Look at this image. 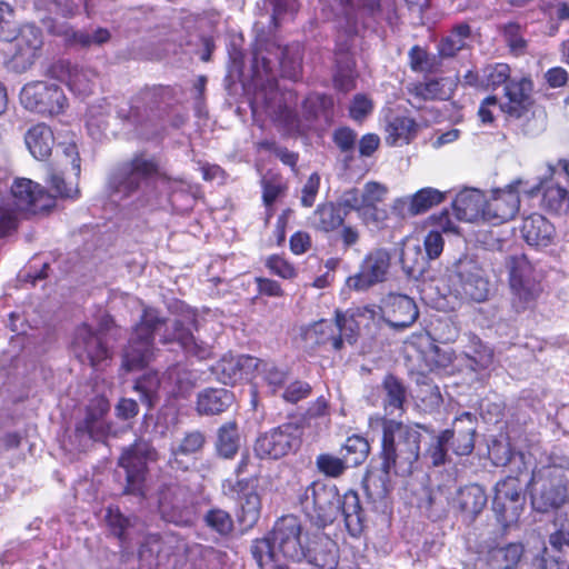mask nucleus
<instances>
[{"instance_id": "obj_38", "label": "nucleus", "mask_w": 569, "mask_h": 569, "mask_svg": "<svg viewBox=\"0 0 569 569\" xmlns=\"http://www.w3.org/2000/svg\"><path fill=\"white\" fill-rule=\"evenodd\" d=\"M57 33L62 36L68 43L82 48L102 46L111 38L110 31L106 28H97L92 31H77L71 27H62Z\"/></svg>"}, {"instance_id": "obj_27", "label": "nucleus", "mask_w": 569, "mask_h": 569, "mask_svg": "<svg viewBox=\"0 0 569 569\" xmlns=\"http://www.w3.org/2000/svg\"><path fill=\"white\" fill-rule=\"evenodd\" d=\"M562 170L553 171L552 177L540 183L542 191L541 206L553 213H563L569 209V192L555 178L565 174L569 179V161H561Z\"/></svg>"}, {"instance_id": "obj_17", "label": "nucleus", "mask_w": 569, "mask_h": 569, "mask_svg": "<svg viewBox=\"0 0 569 569\" xmlns=\"http://www.w3.org/2000/svg\"><path fill=\"white\" fill-rule=\"evenodd\" d=\"M71 350L81 362H88L91 367H98L110 358L102 332L93 330L88 323L77 328Z\"/></svg>"}, {"instance_id": "obj_35", "label": "nucleus", "mask_w": 569, "mask_h": 569, "mask_svg": "<svg viewBox=\"0 0 569 569\" xmlns=\"http://www.w3.org/2000/svg\"><path fill=\"white\" fill-rule=\"evenodd\" d=\"M453 505L465 515L475 518L487 505V495L479 485L466 486L458 490Z\"/></svg>"}, {"instance_id": "obj_42", "label": "nucleus", "mask_w": 569, "mask_h": 569, "mask_svg": "<svg viewBox=\"0 0 569 569\" xmlns=\"http://www.w3.org/2000/svg\"><path fill=\"white\" fill-rule=\"evenodd\" d=\"M386 131L389 144L409 143L416 136L417 123L409 117L396 116L388 120Z\"/></svg>"}, {"instance_id": "obj_63", "label": "nucleus", "mask_w": 569, "mask_h": 569, "mask_svg": "<svg viewBox=\"0 0 569 569\" xmlns=\"http://www.w3.org/2000/svg\"><path fill=\"white\" fill-rule=\"evenodd\" d=\"M267 267L270 271L283 279H292L296 277L297 271L295 267L286 259L279 256H272L267 260Z\"/></svg>"}, {"instance_id": "obj_57", "label": "nucleus", "mask_w": 569, "mask_h": 569, "mask_svg": "<svg viewBox=\"0 0 569 569\" xmlns=\"http://www.w3.org/2000/svg\"><path fill=\"white\" fill-rule=\"evenodd\" d=\"M342 58L346 60L345 67H339L337 72L335 73V86L340 91L347 92L355 88V72H353V61L347 54H343Z\"/></svg>"}, {"instance_id": "obj_16", "label": "nucleus", "mask_w": 569, "mask_h": 569, "mask_svg": "<svg viewBox=\"0 0 569 569\" xmlns=\"http://www.w3.org/2000/svg\"><path fill=\"white\" fill-rule=\"evenodd\" d=\"M12 43L11 67L17 72L30 69L40 57L43 39L41 30L33 24L22 26L9 40Z\"/></svg>"}, {"instance_id": "obj_43", "label": "nucleus", "mask_w": 569, "mask_h": 569, "mask_svg": "<svg viewBox=\"0 0 569 569\" xmlns=\"http://www.w3.org/2000/svg\"><path fill=\"white\" fill-rule=\"evenodd\" d=\"M338 326L333 320L322 319L313 323L306 332L309 340L318 345H331L335 350L342 348V339L338 335Z\"/></svg>"}, {"instance_id": "obj_40", "label": "nucleus", "mask_w": 569, "mask_h": 569, "mask_svg": "<svg viewBox=\"0 0 569 569\" xmlns=\"http://www.w3.org/2000/svg\"><path fill=\"white\" fill-rule=\"evenodd\" d=\"M345 211L337 203H323L317 207L312 216V226L325 232H330L343 224Z\"/></svg>"}, {"instance_id": "obj_44", "label": "nucleus", "mask_w": 569, "mask_h": 569, "mask_svg": "<svg viewBox=\"0 0 569 569\" xmlns=\"http://www.w3.org/2000/svg\"><path fill=\"white\" fill-rule=\"evenodd\" d=\"M471 30L468 23L457 24L450 34L443 38L438 44V53L441 58H452L466 48Z\"/></svg>"}, {"instance_id": "obj_30", "label": "nucleus", "mask_w": 569, "mask_h": 569, "mask_svg": "<svg viewBox=\"0 0 569 569\" xmlns=\"http://www.w3.org/2000/svg\"><path fill=\"white\" fill-rule=\"evenodd\" d=\"M521 232L528 244L546 247L555 236V227L543 216L532 213L523 219Z\"/></svg>"}, {"instance_id": "obj_5", "label": "nucleus", "mask_w": 569, "mask_h": 569, "mask_svg": "<svg viewBox=\"0 0 569 569\" xmlns=\"http://www.w3.org/2000/svg\"><path fill=\"white\" fill-rule=\"evenodd\" d=\"M382 427V463L385 473L409 476L420 455L421 432L418 425H405L393 419L370 418V426Z\"/></svg>"}, {"instance_id": "obj_10", "label": "nucleus", "mask_w": 569, "mask_h": 569, "mask_svg": "<svg viewBox=\"0 0 569 569\" xmlns=\"http://www.w3.org/2000/svg\"><path fill=\"white\" fill-rule=\"evenodd\" d=\"M391 253L386 248H372L362 258L358 271L349 276L346 286L355 291H366L387 280Z\"/></svg>"}, {"instance_id": "obj_2", "label": "nucleus", "mask_w": 569, "mask_h": 569, "mask_svg": "<svg viewBox=\"0 0 569 569\" xmlns=\"http://www.w3.org/2000/svg\"><path fill=\"white\" fill-rule=\"evenodd\" d=\"M194 318L164 321L152 308H144L140 322L134 327L123 353V367L131 370L143 368L153 357V336L159 335L162 343L177 342L192 357L206 360L212 355V347L194 338L191 326Z\"/></svg>"}, {"instance_id": "obj_60", "label": "nucleus", "mask_w": 569, "mask_h": 569, "mask_svg": "<svg viewBox=\"0 0 569 569\" xmlns=\"http://www.w3.org/2000/svg\"><path fill=\"white\" fill-rule=\"evenodd\" d=\"M108 128L106 116L98 108H90L87 119V129L94 139H99Z\"/></svg>"}, {"instance_id": "obj_21", "label": "nucleus", "mask_w": 569, "mask_h": 569, "mask_svg": "<svg viewBox=\"0 0 569 569\" xmlns=\"http://www.w3.org/2000/svg\"><path fill=\"white\" fill-rule=\"evenodd\" d=\"M459 288L457 293L466 300L483 302L490 293L489 281L483 270L471 260L460 261L457 266Z\"/></svg>"}, {"instance_id": "obj_31", "label": "nucleus", "mask_w": 569, "mask_h": 569, "mask_svg": "<svg viewBox=\"0 0 569 569\" xmlns=\"http://www.w3.org/2000/svg\"><path fill=\"white\" fill-rule=\"evenodd\" d=\"M445 200V192L435 188H422L410 198H399L395 201V209L407 211L411 216L421 214Z\"/></svg>"}, {"instance_id": "obj_1", "label": "nucleus", "mask_w": 569, "mask_h": 569, "mask_svg": "<svg viewBox=\"0 0 569 569\" xmlns=\"http://www.w3.org/2000/svg\"><path fill=\"white\" fill-rule=\"evenodd\" d=\"M61 156L58 162L59 171H53L49 176L48 183L51 196L44 189L30 179H16L11 186V198L4 199L0 203V237L14 230L18 224V214L20 211L37 213L47 210L53 206V197L63 199H77L79 188L77 181L66 174L72 173L77 180L80 174V157L76 143H59L58 152Z\"/></svg>"}, {"instance_id": "obj_59", "label": "nucleus", "mask_w": 569, "mask_h": 569, "mask_svg": "<svg viewBox=\"0 0 569 569\" xmlns=\"http://www.w3.org/2000/svg\"><path fill=\"white\" fill-rule=\"evenodd\" d=\"M36 7L63 17L72 16L77 9L72 0H36Z\"/></svg>"}, {"instance_id": "obj_50", "label": "nucleus", "mask_w": 569, "mask_h": 569, "mask_svg": "<svg viewBox=\"0 0 569 569\" xmlns=\"http://www.w3.org/2000/svg\"><path fill=\"white\" fill-rule=\"evenodd\" d=\"M409 64L413 71L431 73L439 69L440 59L435 54H429L419 46H415L409 51Z\"/></svg>"}, {"instance_id": "obj_15", "label": "nucleus", "mask_w": 569, "mask_h": 569, "mask_svg": "<svg viewBox=\"0 0 569 569\" xmlns=\"http://www.w3.org/2000/svg\"><path fill=\"white\" fill-rule=\"evenodd\" d=\"M300 445V429L293 423H283L258 437L254 452L261 459H279Z\"/></svg>"}, {"instance_id": "obj_18", "label": "nucleus", "mask_w": 569, "mask_h": 569, "mask_svg": "<svg viewBox=\"0 0 569 569\" xmlns=\"http://www.w3.org/2000/svg\"><path fill=\"white\" fill-rule=\"evenodd\" d=\"M223 495L237 499L240 511L238 519L244 528H252L260 518L261 500L256 490L249 487L247 480L227 479L222 482Z\"/></svg>"}, {"instance_id": "obj_49", "label": "nucleus", "mask_w": 569, "mask_h": 569, "mask_svg": "<svg viewBox=\"0 0 569 569\" xmlns=\"http://www.w3.org/2000/svg\"><path fill=\"white\" fill-rule=\"evenodd\" d=\"M342 450L345 451L343 458L347 463L355 467L366 460L370 447L363 437L355 435L347 438Z\"/></svg>"}, {"instance_id": "obj_61", "label": "nucleus", "mask_w": 569, "mask_h": 569, "mask_svg": "<svg viewBox=\"0 0 569 569\" xmlns=\"http://www.w3.org/2000/svg\"><path fill=\"white\" fill-rule=\"evenodd\" d=\"M16 29L13 26V9L0 1V39L10 40Z\"/></svg>"}, {"instance_id": "obj_62", "label": "nucleus", "mask_w": 569, "mask_h": 569, "mask_svg": "<svg viewBox=\"0 0 569 569\" xmlns=\"http://www.w3.org/2000/svg\"><path fill=\"white\" fill-rule=\"evenodd\" d=\"M373 108L372 101L365 94H357L349 108L350 117L356 121L363 120Z\"/></svg>"}, {"instance_id": "obj_45", "label": "nucleus", "mask_w": 569, "mask_h": 569, "mask_svg": "<svg viewBox=\"0 0 569 569\" xmlns=\"http://www.w3.org/2000/svg\"><path fill=\"white\" fill-rule=\"evenodd\" d=\"M240 438L236 422H227L218 429L216 450L219 457L232 459L239 450Z\"/></svg>"}, {"instance_id": "obj_4", "label": "nucleus", "mask_w": 569, "mask_h": 569, "mask_svg": "<svg viewBox=\"0 0 569 569\" xmlns=\"http://www.w3.org/2000/svg\"><path fill=\"white\" fill-rule=\"evenodd\" d=\"M311 535L295 516H284L273 526L271 532L256 539L251 545V553L260 569L281 566L279 557L300 562L308 555Z\"/></svg>"}, {"instance_id": "obj_26", "label": "nucleus", "mask_w": 569, "mask_h": 569, "mask_svg": "<svg viewBox=\"0 0 569 569\" xmlns=\"http://www.w3.org/2000/svg\"><path fill=\"white\" fill-rule=\"evenodd\" d=\"M487 196L475 188L461 190L452 202L456 219L463 222H485Z\"/></svg>"}, {"instance_id": "obj_52", "label": "nucleus", "mask_w": 569, "mask_h": 569, "mask_svg": "<svg viewBox=\"0 0 569 569\" xmlns=\"http://www.w3.org/2000/svg\"><path fill=\"white\" fill-rule=\"evenodd\" d=\"M456 430H443L430 443L426 455L431 459V463L435 467L446 462L448 445L453 439Z\"/></svg>"}, {"instance_id": "obj_24", "label": "nucleus", "mask_w": 569, "mask_h": 569, "mask_svg": "<svg viewBox=\"0 0 569 569\" xmlns=\"http://www.w3.org/2000/svg\"><path fill=\"white\" fill-rule=\"evenodd\" d=\"M532 81L527 77L511 79L505 87V101L499 104L500 110L516 119L525 117L532 108Z\"/></svg>"}, {"instance_id": "obj_14", "label": "nucleus", "mask_w": 569, "mask_h": 569, "mask_svg": "<svg viewBox=\"0 0 569 569\" xmlns=\"http://www.w3.org/2000/svg\"><path fill=\"white\" fill-rule=\"evenodd\" d=\"M156 459V450L146 441H136L123 450L119 458V466L127 473V492L143 495L142 483L147 472V463Z\"/></svg>"}, {"instance_id": "obj_23", "label": "nucleus", "mask_w": 569, "mask_h": 569, "mask_svg": "<svg viewBox=\"0 0 569 569\" xmlns=\"http://www.w3.org/2000/svg\"><path fill=\"white\" fill-rule=\"evenodd\" d=\"M259 368V359L247 355H224L213 367L217 378L224 385H233L243 379L251 380Z\"/></svg>"}, {"instance_id": "obj_34", "label": "nucleus", "mask_w": 569, "mask_h": 569, "mask_svg": "<svg viewBox=\"0 0 569 569\" xmlns=\"http://www.w3.org/2000/svg\"><path fill=\"white\" fill-rule=\"evenodd\" d=\"M24 141L28 150L36 159L44 160L51 154L54 138L48 126L39 123L27 131Z\"/></svg>"}, {"instance_id": "obj_6", "label": "nucleus", "mask_w": 569, "mask_h": 569, "mask_svg": "<svg viewBox=\"0 0 569 569\" xmlns=\"http://www.w3.org/2000/svg\"><path fill=\"white\" fill-rule=\"evenodd\" d=\"M387 193L388 188L385 184L369 181L362 189L350 188L343 191L338 199V204L343 209L345 216L356 211L365 224L378 227L387 219V211L378 207Z\"/></svg>"}, {"instance_id": "obj_9", "label": "nucleus", "mask_w": 569, "mask_h": 569, "mask_svg": "<svg viewBox=\"0 0 569 569\" xmlns=\"http://www.w3.org/2000/svg\"><path fill=\"white\" fill-rule=\"evenodd\" d=\"M511 306L517 312L532 308L542 292L533 267L525 256L508 260Z\"/></svg>"}, {"instance_id": "obj_8", "label": "nucleus", "mask_w": 569, "mask_h": 569, "mask_svg": "<svg viewBox=\"0 0 569 569\" xmlns=\"http://www.w3.org/2000/svg\"><path fill=\"white\" fill-rule=\"evenodd\" d=\"M153 177L163 179L158 162L144 154H137L130 161L121 164L109 178V188L122 197L132 196L141 187L149 188Z\"/></svg>"}, {"instance_id": "obj_39", "label": "nucleus", "mask_w": 569, "mask_h": 569, "mask_svg": "<svg viewBox=\"0 0 569 569\" xmlns=\"http://www.w3.org/2000/svg\"><path fill=\"white\" fill-rule=\"evenodd\" d=\"M232 402V395L226 389H207L199 393L197 411L199 415H218Z\"/></svg>"}, {"instance_id": "obj_7", "label": "nucleus", "mask_w": 569, "mask_h": 569, "mask_svg": "<svg viewBox=\"0 0 569 569\" xmlns=\"http://www.w3.org/2000/svg\"><path fill=\"white\" fill-rule=\"evenodd\" d=\"M274 61L273 59L264 56V52L261 48H258L254 52L253 57V70L254 77L257 80H262L263 74H266L267 80H269V76L272 72ZM269 82V93L260 91L257 92L252 102L251 109L256 114L260 108L264 109L266 113L270 116L273 120L282 122L288 130H292L296 128V114L295 112L288 108L287 106H282L281 103H277V99L279 96L278 90L273 88V83Z\"/></svg>"}, {"instance_id": "obj_19", "label": "nucleus", "mask_w": 569, "mask_h": 569, "mask_svg": "<svg viewBox=\"0 0 569 569\" xmlns=\"http://www.w3.org/2000/svg\"><path fill=\"white\" fill-rule=\"evenodd\" d=\"M519 181L505 189H496L486 198L485 222L501 224L516 217L520 208Z\"/></svg>"}, {"instance_id": "obj_25", "label": "nucleus", "mask_w": 569, "mask_h": 569, "mask_svg": "<svg viewBox=\"0 0 569 569\" xmlns=\"http://www.w3.org/2000/svg\"><path fill=\"white\" fill-rule=\"evenodd\" d=\"M416 302L408 296L391 293L387 297L383 309L386 321L396 329L410 327L418 318Z\"/></svg>"}, {"instance_id": "obj_3", "label": "nucleus", "mask_w": 569, "mask_h": 569, "mask_svg": "<svg viewBox=\"0 0 569 569\" xmlns=\"http://www.w3.org/2000/svg\"><path fill=\"white\" fill-rule=\"evenodd\" d=\"M528 455L535 459L528 485L532 507L541 512L561 507L569 490V456L566 450L560 446L545 450L535 446Z\"/></svg>"}, {"instance_id": "obj_36", "label": "nucleus", "mask_w": 569, "mask_h": 569, "mask_svg": "<svg viewBox=\"0 0 569 569\" xmlns=\"http://www.w3.org/2000/svg\"><path fill=\"white\" fill-rule=\"evenodd\" d=\"M457 83V79L440 78L416 83L410 91L423 100H447L452 96Z\"/></svg>"}, {"instance_id": "obj_56", "label": "nucleus", "mask_w": 569, "mask_h": 569, "mask_svg": "<svg viewBox=\"0 0 569 569\" xmlns=\"http://www.w3.org/2000/svg\"><path fill=\"white\" fill-rule=\"evenodd\" d=\"M482 73V84H485V88H496L506 83L510 78V68L506 63H496L486 67Z\"/></svg>"}, {"instance_id": "obj_29", "label": "nucleus", "mask_w": 569, "mask_h": 569, "mask_svg": "<svg viewBox=\"0 0 569 569\" xmlns=\"http://www.w3.org/2000/svg\"><path fill=\"white\" fill-rule=\"evenodd\" d=\"M303 560L319 569H335L338 566L336 542L323 533H313L308 545V555Z\"/></svg>"}, {"instance_id": "obj_55", "label": "nucleus", "mask_w": 569, "mask_h": 569, "mask_svg": "<svg viewBox=\"0 0 569 569\" xmlns=\"http://www.w3.org/2000/svg\"><path fill=\"white\" fill-rule=\"evenodd\" d=\"M316 465L320 472L329 477H339L349 466L345 458H338L330 453L319 455Z\"/></svg>"}, {"instance_id": "obj_64", "label": "nucleus", "mask_w": 569, "mask_h": 569, "mask_svg": "<svg viewBox=\"0 0 569 569\" xmlns=\"http://www.w3.org/2000/svg\"><path fill=\"white\" fill-rule=\"evenodd\" d=\"M475 429L468 428L466 431L459 432L458 437L452 439V450L458 456L469 455L473 450Z\"/></svg>"}, {"instance_id": "obj_11", "label": "nucleus", "mask_w": 569, "mask_h": 569, "mask_svg": "<svg viewBox=\"0 0 569 569\" xmlns=\"http://www.w3.org/2000/svg\"><path fill=\"white\" fill-rule=\"evenodd\" d=\"M20 101L26 109L43 116L59 114L67 107V98L61 88L46 81L24 84Z\"/></svg>"}, {"instance_id": "obj_58", "label": "nucleus", "mask_w": 569, "mask_h": 569, "mask_svg": "<svg viewBox=\"0 0 569 569\" xmlns=\"http://www.w3.org/2000/svg\"><path fill=\"white\" fill-rule=\"evenodd\" d=\"M206 522L220 535H228L233 527L229 513L220 509L209 511L206 516Z\"/></svg>"}, {"instance_id": "obj_13", "label": "nucleus", "mask_w": 569, "mask_h": 569, "mask_svg": "<svg viewBox=\"0 0 569 569\" xmlns=\"http://www.w3.org/2000/svg\"><path fill=\"white\" fill-rule=\"evenodd\" d=\"M305 509L320 527L331 523L340 513V496L335 486L312 483L306 490Z\"/></svg>"}, {"instance_id": "obj_48", "label": "nucleus", "mask_w": 569, "mask_h": 569, "mask_svg": "<svg viewBox=\"0 0 569 569\" xmlns=\"http://www.w3.org/2000/svg\"><path fill=\"white\" fill-rule=\"evenodd\" d=\"M383 389L386 411L392 415L396 410H401L406 399V389L402 383L393 376H387L383 380Z\"/></svg>"}, {"instance_id": "obj_51", "label": "nucleus", "mask_w": 569, "mask_h": 569, "mask_svg": "<svg viewBox=\"0 0 569 569\" xmlns=\"http://www.w3.org/2000/svg\"><path fill=\"white\" fill-rule=\"evenodd\" d=\"M256 375L261 376L271 393H276L284 383L287 372L278 368L273 362L259 359V368Z\"/></svg>"}, {"instance_id": "obj_54", "label": "nucleus", "mask_w": 569, "mask_h": 569, "mask_svg": "<svg viewBox=\"0 0 569 569\" xmlns=\"http://www.w3.org/2000/svg\"><path fill=\"white\" fill-rule=\"evenodd\" d=\"M160 380L157 372H149L137 380L134 389L141 393V401L149 408L153 406Z\"/></svg>"}, {"instance_id": "obj_37", "label": "nucleus", "mask_w": 569, "mask_h": 569, "mask_svg": "<svg viewBox=\"0 0 569 569\" xmlns=\"http://www.w3.org/2000/svg\"><path fill=\"white\" fill-rule=\"evenodd\" d=\"M340 512L349 533L353 537L360 535L363 528V511L357 492L348 491L340 497Z\"/></svg>"}, {"instance_id": "obj_20", "label": "nucleus", "mask_w": 569, "mask_h": 569, "mask_svg": "<svg viewBox=\"0 0 569 569\" xmlns=\"http://www.w3.org/2000/svg\"><path fill=\"white\" fill-rule=\"evenodd\" d=\"M47 73L61 82L79 96H87L92 92L97 73L82 64L72 63L69 60H58L47 70Z\"/></svg>"}, {"instance_id": "obj_22", "label": "nucleus", "mask_w": 569, "mask_h": 569, "mask_svg": "<svg viewBox=\"0 0 569 569\" xmlns=\"http://www.w3.org/2000/svg\"><path fill=\"white\" fill-rule=\"evenodd\" d=\"M521 490V482L515 477H507L496 485L492 507L505 523L519 517L522 509Z\"/></svg>"}, {"instance_id": "obj_41", "label": "nucleus", "mask_w": 569, "mask_h": 569, "mask_svg": "<svg viewBox=\"0 0 569 569\" xmlns=\"http://www.w3.org/2000/svg\"><path fill=\"white\" fill-rule=\"evenodd\" d=\"M522 555V547L510 543L506 547H496L488 551L486 565L488 569H513Z\"/></svg>"}, {"instance_id": "obj_28", "label": "nucleus", "mask_w": 569, "mask_h": 569, "mask_svg": "<svg viewBox=\"0 0 569 569\" xmlns=\"http://www.w3.org/2000/svg\"><path fill=\"white\" fill-rule=\"evenodd\" d=\"M381 309L376 306L361 307L346 313H337L335 325L338 326V335L341 337L342 342L346 340L352 343L362 325L366 321L375 320L380 316Z\"/></svg>"}, {"instance_id": "obj_53", "label": "nucleus", "mask_w": 569, "mask_h": 569, "mask_svg": "<svg viewBox=\"0 0 569 569\" xmlns=\"http://www.w3.org/2000/svg\"><path fill=\"white\" fill-rule=\"evenodd\" d=\"M468 357L473 363L471 366L473 370L487 369L493 362L492 350L476 338L471 340V347Z\"/></svg>"}, {"instance_id": "obj_33", "label": "nucleus", "mask_w": 569, "mask_h": 569, "mask_svg": "<svg viewBox=\"0 0 569 569\" xmlns=\"http://www.w3.org/2000/svg\"><path fill=\"white\" fill-rule=\"evenodd\" d=\"M108 406L104 402L100 405V412L98 415L88 412L83 422L79 423L76 428V437L80 439L81 448L88 447L90 440L99 441L102 440L109 427L106 423L102 415L107 411Z\"/></svg>"}, {"instance_id": "obj_32", "label": "nucleus", "mask_w": 569, "mask_h": 569, "mask_svg": "<svg viewBox=\"0 0 569 569\" xmlns=\"http://www.w3.org/2000/svg\"><path fill=\"white\" fill-rule=\"evenodd\" d=\"M106 520L121 543L130 545L134 540H137V542L140 541L143 525L136 517L126 518L118 509L109 508Z\"/></svg>"}, {"instance_id": "obj_47", "label": "nucleus", "mask_w": 569, "mask_h": 569, "mask_svg": "<svg viewBox=\"0 0 569 569\" xmlns=\"http://www.w3.org/2000/svg\"><path fill=\"white\" fill-rule=\"evenodd\" d=\"M204 443L206 437L201 431L187 432L177 445L171 447V461L178 462L180 456H191L200 452Z\"/></svg>"}, {"instance_id": "obj_12", "label": "nucleus", "mask_w": 569, "mask_h": 569, "mask_svg": "<svg viewBox=\"0 0 569 569\" xmlns=\"http://www.w3.org/2000/svg\"><path fill=\"white\" fill-rule=\"evenodd\" d=\"M158 508L163 520L178 526L192 525L197 515L188 490L177 485L161 488Z\"/></svg>"}, {"instance_id": "obj_46", "label": "nucleus", "mask_w": 569, "mask_h": 569, "mask_svg": "<svg viewBox=\"0 0 569 569\" xmlns=\"http://www.w3.org/2000/svg\"><path fill=\"white\" fill-rule=\"evenodd\" d=\"M426 254L422 252L419 243L413 241H407L403 243V248L400 254V262L402 269L410 276L420 273L423 271L426 266Z\"/></svg>"}]
</instances>
